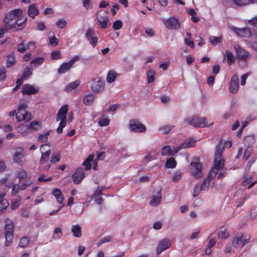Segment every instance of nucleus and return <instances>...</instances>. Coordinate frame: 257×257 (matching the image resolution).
<instances>
[{"label":"nucleus","mask_w":257,"mask_h":257,"mask_svg":"<svg viewBox=\"0 0 257 257\" xmlns=\"http://www.w3.org/2000/svg\"><path fill=\"white\" fill-rule=\"evenodd\" d=\"M15 229V225L13 221L10 219H7L5 220V245L10 246L14 237L13 232Z\"/></svg>","instance_id":"f257e3e1"},{"label":"nucleus","mask_w":257,"mask_h":257,"mask_svg":"<svg viewBox=\"0 0 257 257\" xmlns=\"http://www.w3.org/2000/svg\"><path fill=\"white\" fill-rule=\"evenodd\" d=\"M68 110V106L67 104L63 105L59 110L56 117V121H60L57 132L61 134L63 132V128L66 124V115Z\"/></svg>","instance_id":"f03ea898"},{"label":"nucleus","mask_w":257,"mask_h":257,"mask_svg":"<svg viewBox=\"0 0 257 257\" xmlns=\"http://www.w3.org/2000/svg\"><path fill=\"white\" fill-rule=\"evenodd\" d=\"M190 170L191 174L196 178H201L202 176V165L198 158H194L190 164Z\"/></svg>","instance_id":"7ed1b4c3"},{"label":"nucleus","mask_w":257,"mask_h":257,"mask_svg":"<svg viewBox=\"0 0 257 257\" xmlns=\"http://www.w3.org/2000/svg\"><path fill=\"white\" fill-rule=\"evenodd\" d=\"M105 88V82L100 77L94 78L91 83V90L95 93H100L103 92Z\"/></svg>","instance_id":"20e7f679"},{"label":"nucleus","mask_w":257,"mask_h":257,"mask_svg":"<svg viewBox=\"0 0 257 257\" xmlns=\"http://www.w3.org/2000/svg\"><path fill=\"white\" fill-rule=\"evenodd\" d=\"M185 122L188 124L194 126L203 127L207 126L206 118L198 117L197 116L189 117L185 119Z\"/></svg>","instance_id":"39448f33"},{"label":"nucleus","mask_w":257,"mask_h":257,"mask_svg":"<svg viewBox=\"0 0 257 257\" xmlns=\"http://www.w3.org/2000/svg\"><path fill=\"white\" fill-rule=\"evenodd\" d=\"M96 19L99 23L100 27L102 29H105L109 22V18L107 16V13L103 10L99 11L96 14Z\"/></svg>","instance_id":"423d86ee"},{"label":"nucleus","mask_w":257,"mask_h":257,"mask_svg":"<svg viewBox=\"0 0 257 257\" xmlns=\"http://www.w3.org/2000/svg\"><path fill=\"white\" fill-rule=\"evenodd\" d=\"M250 239L248 235H244L242 233L237 234L233 238L232 245L234 247H237L239 245L243 247L246 244Z\"/></svg>","instance_id":"0eeeda50"},{"label":"nucleus","mask_w":257,"mask_h":257,"mask_svg":"<svg viewBox=\"0 0 257 257\" xmlns=\"http://www.w3.org/2000/svg\"><path fill=\"white\" fill-rule=\"evenodd\" d=\"M25 157L24 150L23 148L17 147L13 156L14 162L20 166H23L24 164L23 159Z\"/></svg>","instance_id":"6e6552de"},{"label":"nucleus","mask_w":257,"mask_h":257,"mask_svg":"<svg viewBox=\"0 0 257 257\" xmlns=\"http://www.w3.org/2000/svg\"><path fill=\"white\" fill-rule=\"evenodd\" d=\"M79 56H75L71 59L69 62L63 63L59 68L58 72L59 74H63L67 72L76 62L79 61Z\"/></svg>","instance_id":"1a4fd4ad"},{"label":"nucleus","mask_w":257,"mask_h":257,"mask_svg":"<svg viewBox=\"0 0 257 257\" xmlns=\"http://www.w3.org/2000/svg\"><path fill=\"white\" fill-rule=\"evenodd\" d=\"M40 151L42 153V156L40 160V163L43 164L44 163L48 161L50 155L52 153L50 147L48 144H44L41 146Z\"/></svg>","instance_id":"9d476101"},{"label":"nucleus","mask_w":257,"mask_h":257,"mask_svg":"<svg viewBox=\"0 0 257 257\" xmlns=\"http://www.w3.org/2000/svg\"><path fill=\"white\" fill-rule=\"evenodd\" d=\"M23 14V11L20 9H15L9 12L6 15L4 22L5 24H9L10 21L15 20L21 16Z\"/></svg>","instance_id":"9b49d317"},{"label":"nucleus","mask_w":257,"mask_h":257,"mask_svg":"<svg viewBox=\"0 0 257 257\" xmlns=\"http://www.w3.org/2000/svg\"><path fill=\"white\" fill-rule=\"evenodd\" d=\"M166 28L172 30H177L180 27L179 20L175 17H172L163 21Z\"/></svg>","instance_id":"f8f14e48"},{"label":"nucleus","mask_w":257,"mask_h":257,"mask_svg":"<svg viewBox=\"0 0 257 257\" xmlns=\"http://www.w3.org/2000/svg\"><path fill=\"white\" fill-rule=\"evenodd\" d=\"M129 126L131 130L135 132L143 133L145 132L146 130V126L137 120H130Z\"/></svg>","instance_id":"ddd939ff"},{"label":"nucleus","mask_w":257,"mask_h":257,"mask_svg":"<svg viewBox=\"0 0 257 257\" xmlns=\"http://www.w3.org/2000/svg\"><path fill=\"white\" fill-rule=\"evenodd\" d=\"M171 246V241L168 238H164L159 242L157 248V253L160 254L164 250L169 248Z\"/></svg>","instance_id":"4468645a"},{"label":"nucleus","mask_w":257,"mask_h":257,"mask_svg":"<svg viewBox=\"0 0 257 257\" xmlns=\"http://www.w3.org/2000/svg\"><path fill=\"white\" fill-rule=\"evenodd\" d=\"M238 57L242 60L246 61L250 58L249 53L246 51L244 49L241 48L238 45H235L234 46Z\"/></svg>","instance_id":"2eb2a0df"},{"label":"nucleus","mask_w":257,"mask_h":257,"mask_svg":"<svg viewBox=\"0 0 257 257\" xmlns=\"http://www.w3.org/2000/svg\"><path fill=\"white\" fill-rule=\"evenodd\" d=\"M26 21L27 18H22L18 20L14 24H10V28L13 31L21 30L25 26Z\"/></svg>","instance_id":"dca6fc26"},{"label":"nucleus","mask_w":257,"mask_h":257,"mask_svg":"<svg viewBox=\"0 0 257 257\" xmlns=\"http://www.w3.org/2000/svg\"><path fill=\"white\" fill-rule=\"evenodd\" d=\"M239 79L237 75H234L232 77L230 82V91L232 93H236L239 88Z\"/></svg>","instance_id":"f3484780"},{"label":"nucleus","mask_w":257,"mask_h":257,"mask_svg":"<svg viewBox=\"0 0 257 257\" xmlns=\"http://www.w3.org/2000/svg\"><path fill=\"white\" fill-rule=\"evenodd\" d=\"M85 36L89 41L90 44L93 46L95 47L98 41L97 38L95 36L94 31L91 29H88Z\"/></svg>","instance_id":"a211bd4d"},{"label":"nucleus","mask_w":257,"mask_h":257,"mask_svg":"<svg viewBox=\"0 0 257 257\" xmlns=\"http://www.w3.org/2000/svg\"><path fill=\"white\" fill-rule=\"evenodd\" d=\"M162 200V194L161 191H157L156 193L153 194L150 199V204L154 207L159 205Z\"/></svg>","instance_id":"6ab92c4d"},{"label":"nucleus","mask_w":257,"mask_h":257,"mask_svg":"<svg viewBox=\"0 0 257 257\" xmlns=\"http://www.w3.org/2000/svg\"><path fill=\"white\" fill-rule=\"evenodd\" d=\"M16 118L18 121H29L32 118V115L31 112L25 111L24 113L18 112L16 115Z\"/></svg>","instance_id":"aec40b11"},{"label":"nucleus","mask_w":257,"mask_h":257,"mask_svg":"<svg viewBox=\"0 0 257 257\" xmlns=\"http://www.w3.org/2000/svg\"><path fill=\"white\" fill-rule=\"evenodd\" d=\"M37 92V89L32 85L27 84L24 85L22 87V92L23 94L31 95L35 94Z\"/></svg>","instance_id":"412c9836"},{"label":"nucleus","mask_w":257,"mask_h":257,"mask_svg":"<svg viewBox=\"0 0 257 257\" xmlns=\"http://www.w3.org/2000/svg\"><path fill=\"white\" fill-rule=\"evenodd\" d=\"M85 176V174L81 169H77L72 176V179L75 184H79Z\"/></svg>","instance_id":"4be33fe9"},{"label":"nucleus","mask_w":257,"mask_h":257,"mask_svg":"<svg viewBox=\"0 0 257 257\" xmlns=\"http://www.w3.org/2000/svg\"><path fill=\"white\" fill-rule=\"evenodd\" d=\"M32 183L31 181H28L25 183H20L21 185L18 184H15L13 185L12 188V193L13 194H17L18 193L19 190H25L28 186L31 185Z\"/></svg>","instance_id":"5701e85b"},{"label":"nucleus","mask_w":257,"mask_h":257,"mask_svg":"<svg viewBox=\"0 0 257 257\" xmlns=\"http://www.w3.org/2000/svg\"><path fill=\"white\" fill-rule=\"evenodd\" d=\"M35 45V42L32 41L29 42L28 44L22 42L18 46V51L21 53H24L31 47L34 48Z\"/></svg>","instance_id":"b1692460"},{"label":"nucleus","mask_w":257,"mask_h":257,"mask_svg":"<svg viewBox=\"0 0 257 257\" xmlns=\"http://www.w3.org/2000/svg\"><path fill=\"white\" fill-rule=\"evenodd\" d=\"M39 14V11L34 4L30 5L28 9V15L32 18H34Z\"/></svg>","instance_id":"393cba45"},{"label":"nucleus","mask_w":257,"mask_h":257,"mask_svg":"<svg viewBox=\"0 0 257 257\" xmlns=\"http://www.w3.org/2000/svg\"><path fill=\"white\" fill-rule=\"evenodd\" d=\"M223 150V144L222 142L220 141L215 148V152L214 154V158H222V154Z\"/></svg>","instance_id":"a878e982"},{"label":"nucleus","mask_w":257,"mask_h":257,"mask_svg":"<svg viewBox=\"0 0 257 257\" xmlns=\"http://www.w3.org/2000/svg\"><path fill=\"white\" fill-rule=\"evenodd\" d=\"M44 61L43 57H37L33 59L30 63V67L31 69H36L38 66L41 65Z\"/></svg>","instance_id":"bb28decb"},{"label":"nucleus","mask_w":257,"mask_h":257,"mask_svg":"<svg viewBox=\"0 0 257 257\" xmlns=\"http://www.w3.org/2000/svg\"><path fill=\"white\" fill-rule=\"evenodd\" d=\"M236 32L238 36L242 37L248 38L251 35V31L247 28L238 29Z\"/></svg>","instance_id":"cd10ccee"},{"label":"nucleus","mask_w":257,"mask_h":257,"mask_svg":"<svg viewBox=\"0 0 257 257\" xmlns=\"http://www.w3.org/2000/svg\"><path fill=\"white\" fill-rule=\"evenodd\" d=\"M29 132L37 131L41 129V123L37 121L34 120L28 125Z\"/></svg>","instance_id":"c85d7f7f"},{"label":"nucleus","mask_w":257,"mask_h":257,"mask_svg":"<svg viewBox=\"0 0 257 257\" xmlns=\"http://www.w3.org/2000/svg\"><path fill=\"white\" fill-rule=\"evenodd\" d=\"M52 194L56 198L57 202L60 204H62L64 198L61 190L59 189H55L53 190Z\"/></svg>","instance_id":"c756f323"},{"label":"nucleus","mask_w":257,"mask_h":257,"mask_svg":"<svg viewBox=\"0 0 257 257\" xmlns=\"http://www.w3.org/2000/svg\"><path fill=\"white\" fill-rule=\"evenodd\" d=\"M5 193H3L0 195V212L4 211L9 205V203L7 200L4 199Z\"/></svg>","instance_id":"7c9ffc66"},{"label":"nucleus","mask_w":257,"mask_h":257,"mask_svg":"<svg viewBox=\"0 0 257 257\" xmlns=\"http://www.w3.org/2000/svg\"><path fill=\"white\" fill-rule=\"evenodd\" d=\"M94 155L91 154L88 156L86 159L83 163V166H84L86 170H89L91 169V162L94 159Z\"/></svg>","instance_id":"2f4dec72"},{"label":"nucleus","mask_w":257,"mask_h":257,"mask_svg":"<svg viewBox=\"0 0 257 257\" xmlns=\"http://www.w3.org/2000/svg\"><path fill=\"white\" fill-rule=\"evenodd\" d=\"M196 140L194 139L190 138L186 140L184 143H182L181 148L183 149L189 148L195 146Z\"/></svg>","instance_id":"473e14b6"},{"label":"nucleus","mask_w":257,"mask_h":257,"mask_svg":"<svg viewBox=\"0 0 257 257\" xmlns=\"http://www.w3.org/2000/svg\"><path fill=\"white\" fill-rule=\"evenodd\" d=\"M80 82L79 80H76L74 82H72L68 84H67L64 89V90L67 92H70L72 90L76 88L77 86L79 85Z\"/></svg>","instance_id":"72a5a7b5"},{"label":"nucleus","mask_w":257,"mask_h":257,"mask_svg":"<svg viewBox=\"0 0 257 257\" xmlns=\"http://www.w3.org/2000/svg\"><path fill=\"white\" fill-rule=\"evenodd\" d=\"M71 231L75 237H80L82 235L81 228L78 224L73 225L71 227Z\"/></svg>","instance_id":"f704fd0d"},{"label":"nucleus","mask_w":257,"mask_h":257,"mask_svg":"<svg viewBox=\"0 0 257 257\" xmlns=\"http://www.w3.org/2000/svg\"><path fill=\"white\" fill-rule=\"evenodd\" d=\"M16 176L19 179V183H23L22 181L27 177V173L25 170L21 169L17 172Z\"/></svg>","instance_id":"c9c22d12"},{"label":"nucleus","mask_w":257,"mask_h":257,"mask_svg":"<svg viewBox=\"0 0 257 257\" xmlns=\"http://www.w3.org/2000/svg\"><path fill=\"white\" fill-rule=\"evenodd\" d=\"M17 129L18 132L21 134L23 136H26L28 133L30 132L28 125L24 124H20L18 126Z\"/></svg>","instance_id":"e433bc0d"},{"label":"nucleus","mask_w":257,"mask_h":257,"mask_svg":"<svg viewBox=\"0 0 257 257\" xmlns=\"http://www.w3.org/2000/svg\"><path fill=\"white\" fill-rule=\"evenodd\" d=\"M117 76V74L114 71H110L108 72L106 76V81L108 83L114 82Z\"/></svg>","instance_id":"4c0bfd02"},{"label":"nucleus","mask_w":257,"mask_h":257,"mask_svg":"<svg viewBox=\"0 0 257 257\" xmlns=\"http://www.w3.org/2000/svg\"><path fill=\"white\" fill-rule=\"evenodd\" d=\"M62 236V232L59 227H56L53 231L52 237L54 240L59 239Z\"/></svg>","instance_id":"58836bf2"},{"label":"nucleus","mask_w":257,"mask_h":257,"mask_svg":"<svg viewBox=\"0 0 257 257\" xmlns=\"http://www.w3.org/2000/svg\"><path fill=\"white\" fill-rule=\"evenodd\" d=\"M94 99V96L92 94L85 95L83 97V102L86 105H90L93 102Z\"/></svg>","instance_id":"ea45409f"},{"label":"nucleus","mask_w":257,"mask_h":257,"mask_svg":"<svg viewBox=\"0 0 257 257\" xmlns=\"http://www.w3.org/2000/svg\"><path fill=\"white\" fill-rule=\"evenodd\" d=\"M16 62V59L14 55L11 54L9 55L7 57L6 61V67L10 68L13 66Z\"/></svg>","instance_id":"a19ab883"},{"label":"nucleus","mask_w":257,"mask_h":257,"mask_svg":"<svg viewBox=\"0 0 257 257\" xmlns=\"http://www.w3.org/2000/svg\"><path fill=\"white\" fill-rule=\"evenodd\" d=\"M211 179L209 177H207L200 186L202 191H207L209 190L210 181Z\"/></svg>","instance_id":"79ce46f5"},{"label":"nucleus","mask_w":257,"mask_h":257,"mask_svg":"<svg viewBox=\"0 0 257 257\" xmlns=\"http://www.w3.org/2000/svg\"><path fill=\"white\" fill-rule=\"evenodd\" d=\"M234 4L238 6H244L253 3L255 0H232Z\"/></svg>","instance_id":"37998d69"},{"label":"nucleus","mask_w":257,"mask_h":257,"mask_svg":"<svg viewBox=\"0 0 257 257\" xmlns=\"http://www.w3.org/2000/svg\"><path fill=\"white\" fill-rule=\"evenodd\" d=\"M224 165V161L222 158H214V166L220 169V170L223 168Z\"/></svg>","instance_id":"c03bdc74"},{"label":"nucleus","mask_w":257,"mask_h":257,"mask_svg":"<svg viewBox=\"0 0 257 257\" xmlns=\"http://www.w3.org/2000/svg\"><path fill=\"white\" fill-rule=\"evenodd\" d=\"M50 131H49L44 134H40L38 138V141L40 143L46 142L48 141V136L50 135Z\"/></svg>","instance_id":"a18cd8bd"},{"label":"nucleus","mask_w":257,"mask_h":257,"mask_svg":"<svg viewBox=\"0 0 257 257\" xmlns=\"http://www.w3.org/2000/svg\"><path fill=\"white\" fill-rule=\"evenodd\" d=\"M156 72L153 70H150L147 72V76L148 83H151L154 81Z\"/></svg>","instance_id":"49530a36"},{"label":"nucleus","mask_w":257,"mask_h":257,"mask_svg":"<svg viewBox=\"0 0 257 257\" xmlns=\"http://www.w3.org/2000/svg\"><path fill=\"white\" fill-rule=\"evenodd\" d=\"M209 41L212 45L215 46L222 42V38L221 37L210 36Z\"/></svg>","instance_id":"de8ad7c7"},{"label":"nucleus","mask_w":257,"mask_h":257,"mask_svg":"<svg viewBox=\"0 0 257 257\" xmlns=\"http://www.w3.org/2000/svg\"><path fill=\"white\" fill-rule=\"evenodd\" d=\"M176 162L173 158H171L167 160L166 163V167L168 168H174L176 167Z\"/></svg>","instance_id":"09e8293b"},{"label":"nucleus","mask_w":257,"mask_h":257,"mask_svg":"<svg viewBox=\"0 0 257 257\" xmlns=\"http://www.w3.org/2000/svg\"><path fill=\"white\" fill-rule=\"evenodd\" d=\"M224 58L226 57L227 60L228 64L231 65L234 62V56L232 53L229 51H225V54L224 56Z\"/></svg>","instance_id":"8fccbe9b"},{"label":"nucleus","mask_w":257,"mask_h":257,"mask_svg":"<svg viewBox=\"0 0 257 257\" xmlns=\"http://www.w3.org/2000/svg\"><path fill=\"white\" fill-rule=\"evenodd\" d=\"M172 153V149L170 146H164L162 150V155L163 156L169 155L173 156L171 154Z\"/></svg>","instance_id":"3c124183"},{"label":"nucleus","mask_w":257,"mask_h":257,"mask_svg":"<svg viewBox=\"0 0 257 257\" xmlns=\"http://www.w3.org/2000/svg\"><path fill=\"white\" fill-rule=\"evenodd\" d=\"M9 30H11L10 28V24H7L3 27L0 28V38H2L4 34L8 32Z\"/></svg>","instance_id":"603ef678"},{"label":"nucleus","mask_w":257,"mask_h":257,"mask_svg":"<svg viewBox=\"0 0 257 257\" xmlns=\"http://www.w3.org/2000/svg\"><path fill=\"white\" fill-rule=\"evenodd\" d=\"M20 200V197H18V198L12 200L11 207L13 210L16 209L19 207Z\"/></svg>","instance_id":"864d4df0"},{"label":"nucleus","mask_w":257,"mask_h":257,"mask_svg":"<svg viewBox=\"0 0 257 257\" xmlns=\"http://www.w3.org/2000/svg\"><path fill=\"white\" fill-rule=\"evenodd\" d=\"M83 7L87 10H90L93 7L91 0H82Z\"/></svg>","instance_id":"5fc2aeb1"},{"label":"nucleus","mask_w":257,"mask_h":257,"mask_svg":"<svg viewBox=\"0 0 257 257\" xmlns=\"http://www.w3.org/2000/svg\"><path fill=\"white\" fill-rule=\"evenodd\" d=\"M30 241L29 239L27 237H23L21 239L19 243V246L21 247L25 248L29 244Z\"/></svg>","instance_id":"6e6d98bb"},{"label":"nucleus","mask_w":257,"mask_h":257,"mask_svg":"<svg viewBox=\"0 0 257 257\" xmlns=\"http://www.w3.org/2000/svg\"><path fill=\"white\" fill-rule=\"evenodd\" d=\"M122 25L123 23L122 21L120 20H117L113 22L112 28L114 30H118L122 28Z\"/></svg>","instance_id":"4d7b16f0"},{"label":"nucleus","mask_w":257,"mask_h":257,"mask_svg":"<svg viewBox=\"0 0 257 257\" xmlns=\"http://www.w3.org/2000/svg\"><path fill=\"white\" fill-rule=\"evenodd\" d=\"M219 170L220 169L216 167L213 166L207 177L212 179L213 177L216 176Z\"/></svg>","instance_id":"13d9d810"},{"label":"nucleus","mask_w":257,"mask_h":257,"mask_svg":"<svg viewBox=\"0 0 257 257\" xmlns=\"http://www.w3.org/2000/svg\"><path fill=\"white\" fill-rule=\"evenodd\" d=\"M219 238L226 239L229 236V234L226 232V229L221 228L218 233Z\"/></svg>","instance_id":"bf43d9fd"},{"label":"nucleus","mask_w":257,"mask_h":257,"mask_svg":"<svg viewBox=\"0 0 257 257\" xmlns=\"http://www.w3.org/2000/svg\"><path fill=\"white\" fill-rule=\"evenodd\" d=\"M173 126L169 125H165L162 127H161L159 128V130L162 132L164 134H168L171 129L172 128Z\"/></svg>","instance_id":"052dcab7"},{"label":"nucleus","mask_w":257,"mask_h":257,"mask_svg":"<svg viewBox=\"0 0 257 257\" xmlns=\"http://www.w3.org/2000/svg\"><path fill=\"white\" fill-rule=\"evenodd\" d=\"M32 74V72L29 67H27L24 69L23 73L24 79H27Z\"/></svg>","instance_id":"680f3d73"},{"label":"nucleus","mask_w":257,"mask_h":257,"mask_svg":"<svg viewBox=\"0 0 257 257\" xmlns=\"http://www.w3.org/2000/svg\"><path fill=\"white\" fill-rule=\"evenodd\" d=\"M51 58L52 60L60 59L61 58V52L60 51H56L52 52L51 54Z\"/></svg>","instance_id":"e2e57ef3"},{"label":"nucleus","mask_w":257,"mask_h":257,"mask_svg":"<svg viewBox=\"0 0 257 257\" xmlns=\"http://www.w3.org/2000/svg\"><path fill=\"white\" fill-rule=\"evenodd\" d=\"M66 21L63 19L58 20L56 22V26L60 29H63L65 28L66 26Z\"/></svg>","instance_id":"0e129e2a"},{"label":"nucleus","mask_w":257,"mask_h":257,"mask_svg":"<svg viewBox=\"0 0 257 257\" xmlns=\"http://www.w3.org/2000/svg\"><path fill=\"white\" fill-rule=\"evenodd\" d=\"M110 120L108 118H101L98 121V124L100 126H105L108 125Z\"/></svg>","instance_id":"69168bd1"},{"label":"nucleus","mask_w":257,"mask_h":257,"mask_svg":"<svg viewBox=\"0 0 257 257\" xmlns=\"http://www.w3.org/2000/svg\"><path fill=\"white\" fill-rule=\"evenodd\" d=\"M110 236H106L100 239L97 243V246H99L103 243L108 242L111 240Z\"/></svg>","instance_id":"338daca9"},{"label":"nucleus","mask_w":257,"mask_h":257,"mask_svg":"<svg viewBox=\"0 0 257 257\" xmlns=\"http://www.w3.org/2000/svg\"><path fill=\"white\" fill-rule=\"evenodd\" d=\"M50 44L53 46H56L58 44V39L55 37V36L49 37Z\"/></svg>","instance_id":"774afa93"}]
</instances>
